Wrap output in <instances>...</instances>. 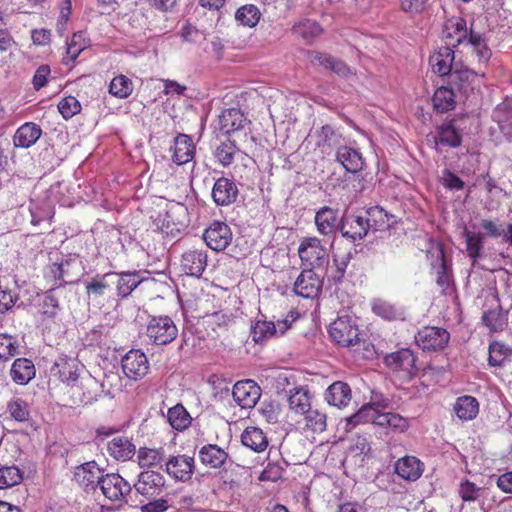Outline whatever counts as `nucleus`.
I'll return each instance as SVG.
<instances>
[{
	"mask_svg": "<svg viewBox=\"0 0 512 512\" xmlns=\"http://www.w3.org/2000/svg\"><path fill=\"white\" fill-rule=\"evenodd\" d=\"M178 335V328L169 316H152L146 326V336L154 345H167Z\"/></svg>",
	"mask_w": 512,
	"mask_h": 512,
	"instance_id": "obj_1",
	"label": "nucleus"
},
{
	"mask_svg": "<svg viewBox=\"0 0 512 512\" xmlns=\"http://www.w3.org/2000/svg\"><path fill=\"white\" fill-rule=\"evenodd\" d=\"M458 495L464 503L476 502L483 512H488L494 497L492 491L485 485H478L469 479H462L458 486Z\"/></svg>",
	"mask_w": 512,
	"mask_h": 512,
	"instance_id": "obj_2",
	"label": "nucleus"
},
{
	"mask_svg": "<svg viewBox=\"0 0 512 512\" xmlns=\"http://www.w3.org/2000/svg\"><path fill=\"white\" fill-rule=\"evenodd\" d=\"M329 335L335 343L343 347L354 346L360 341L358 326L350 316H340L332 322Z\"/></svg>",
	"mask_w": 512,
	"mask_h": 512,
	"instance_id": "obj_3",
	"label": "nucleus"
},
{
	"mask_svg": "<svg viewBox=\"0 0 512 512\" xmlns=\"http://www.w3.org/2000/svg\"><path fill=\"white\" fill-rule=\"evenodd\" d=\"M298 254L309 269L323 268L328 263L327 250L316 237L304 238L299 245Z\"/></svg>",
	"mask_w": 512,
	"mask_h": 512,
	"instance_id": "obj_4",
	"label": "nucleus"
},
{
	"mask_svg": "<svg viewBox=\"0 0 512 512\" xmlns=\"http://www.w3.org/2000/svg\"><path fill=\"white\" fill-rule=\"evenodd\" d=\"M471 34H478L467 26V22L462 17H451L443 25L442 38L445 46L450 48L458 47L461 44H469Z\"/></svg>",
	"mask_w": 512,
	"mask_h": 512,
	"instance_id": "obj_5",
	"label": "nucleus"
},
{
	"mask_svg": "<svg viewBox=\"0 0 512 512\" xmlns=\"http://www.w3.org/2000/svg\"><path fill=\"white\" fill-rule=\"evenodd\" d=\"M133 487L136 492L147 500L160 497L166 489V480L163 474L154 470L142 471L138 475Z\"/></svg>",
	"mask_w": 512,
	"mask_h": 512,
	"instance_id": "obj_6",
	"label": "nucleus"
},
{
	"mask_svg": "<svg viewBox=\"0 0 512 512\" xmlns=\"http://www.w3.org/2000/svg\"><path fill=\"white\" fill-rule=\"evenodd\" d=\"M102 494L112 502H127L132 485L118 473H107L100 481Z\"/></svg>",
	"mask_w": 512,
	"mask_h": 512,
	"instance_id": "obj_7",
	"label": "nucleus"
},
{
	"mask_svg": "<svg viewBox=\"0 0 512 512\" xmlns=\"http://www.w3.org/2000/svg\"><path fill=\"white\" fill-rule=\"evenodd\" d=\"M101 393L102 385L91 375L81 377L79 384L71 387V398L77 405L92 404Z\"/></svg>",
	"mask_w": 512,
	"mask_h": 512,
	"instance_id": "obj_8",
	"label": "nucleus"
},
{
	"mask_svg": "<svg viewBox=\"0 0 512 512\" xmlns=\"http://www.w3.org/2000/svg\"><path fill=\"white\" fill-rule=\"evenodd\" d=\"M450 339L447 330L440 327H424L415 336L416 344L426 351H439L444 349Z\"/></svg>",
	"mask_w": 512,
	"mask_h": 512,
	"instance_id": "obj_9",
	"label": "nucleus"
},
{
	"mask_svg": "<svg viewBox=\"0 0 512 512\" xmlns=\"http://www.w3.org/2000/svg\"><path fill=\"white\" fill-rule=\"evenodd\" d=\"M339 230L344 238L355 243L367 236L369 224H366L362 211H359L355 214L343 215L340 220Z\"/></svg>",
	"mask_w": 512,
	"mask_h": 512,
	"instance_id": "obj_10",
	"label": "nucleus"
},
{
	"mask_svg": "<svg viewBox=\"0 0 512 512\" xmlns=\"http://www.w3.org/2000/svg\"><path fill=\"white\" fill-rule=\"evenodd\" d=\"M114 272L97 274L85 281V292L89 302L103 304V300L110 294L113 286Z\"/></svg>",
	"mask_w": 512,
	"mask_h": 512,
	"instance_id": "obj_11",
	"label": "nucleus"
},
{
	"mask_svg": "<svg viewBox=\"0 0 512 512\" xmlns=\"http://www.w3.org/2000/svg\"><path fill=\"white\" fill-rule=\"evenodd\" d=\"M82 368L83 366L77 358L61 354L50 368V373L61 382L70 385L79 378Z\"/></svg>",
	"mask_w": 512,
	"mask_h": 512,
	"instance_id": "obj_12",
	"label": "nucleus"
},
{
	"mask_svg": "<svg viewBox=\"0 0 512 512\" xmlns=\"http://www.w3.org/2000/svg\"><path fill=\"white\" fill-rule=\"evenodd\" d=\"M290 324L287 320H278L277 322L266 319H257L251 326V337L255 343H264L274 337L283 335Z\"/></svg>",
	"mask_w": 512,
	"mask_h": 512,
	"instance_id": "obj_13",
	"label": "nucleus"
},
{
	"mask_svg": "<svg viewBox=\"0 0 512 512\" xmlns=\"http://www.w3.org/2000/svg\"><path fill=\"white\" fill-rule=\"evenodd\" d=\"M232 396L238 406L243 409H250L259 401L261 388L250 379L238 381L233 386Z\"/></svg>",
	"mask_w": 512,
	"mask_h": 512,
	"instance_id": "obj_14",
	"label": "nucleus"
},
{
	"mask_svg": "<svg viewBox=\"0 0 512 512\" xmlns=\"http://www.w3.org/2000/svg\"><path fill=\"white\" fill-rule=\"evenodd\" d=\"M203 239L210 249L223 251L232 241V232L226 223L215 221L205 230Z\"/></svg>",
	"mask_w": 512,
	"mask_h": 512,
	"instance_id": "obj_15",
	"label": "nucleus"
},
{
	"mask_svg": "<svg viewBox=\"0 0 512 512\" xmlns=\"http://www.w3.org/2000/svg\"><path fill=\"white\" fill-rule=\"evenodd\" d=\"M121 366L123 373L132 380H139L149 370V362L146 355L140 350H130L122 358Z\"/></svg>",
	"mask_w": 512,
	"mask_h": 512,
	"instance_id": "obj_16",
	"label": "nucleus"
},
{
	"mask_svg": "<svg viewBox=\"0 0 512 512\" xmlns=\"http://www.w3.org/2000/svg\"><path fill=\"white\" fill-rule=\"evenodd\" d=\"M322 285V279L313 269H305L296 278L293 291L298 296L313 299L318 296Z\"/></svg>",
	"mask_w": 512,
	"mask_h": 512,
	"instance_id": "obj_17",
	"label": "nucleus"
},
{
	"mask_svg": "<svg viewBox=\"0 0 512 512\" xmlns=\"http://www.w3.org/2000/svg\"><path fill=\"white\" fill-rule=\"evenodd\" d=\"M195 469V460L188 455L170 456L165 463L166 473L175 481L186 482L191 479Z\"/></svg>",
	"mask_w": 512,
	"mask_h": 512,
	"instance_id": "obj_18",
	"label": "nucleus"
},
{
	"mask_svg": "<svg viewBox=\"0 0 512 512\" xmlns=\"http://www.w3.org/2000/svg\"><path fill=\"white\" fill-rule=\"evenodd\" d=\"M211 196L217 206H229L237 201L239 189L234 180L220 177L213 185Z\"/></svg>",
	"mask_w": 512,
	"mask_h": 512,
	"instance_id": "obj_19",
	"label": "nucleus"
},
{
	"mask_svg": "<svg viewBox=\"0 0 512 512\" xmlns=\"http://www.w3.org/2000/svg\"><path fill=\"white\" fill-rule=\"evenodd\" d=\"M415 362L416 357L409 349H400L385 357V364L388 368L393 371H402L409 378L417 372Z\"/></svg>",
	"mask_w": 512,
	"mask_h": 512,
	"instance_id": "obj_20",
	"label": "nucleus"
},
{
	"mask_svg": "<svg viewBox=\"0 0 512 512\" xmlns=\"http://www.w3.org/2000/svg\"><path fill=\"white\" fill-rule=\"evenodd\" d=\"M469 44L472 46L471 65L478 70L483 69L487 73L492 52L482 34H471Z\"/></svg>",
	"mask_w": 512,
	"mask_h": 512,
	"instance_id": "obj_21",
	"label": "nucleus"
},
{
	"mask_svg": "<svg viewBox=\"0 0 512 512\" xmlns=\"http://www.w3.org/2000/svg\"><path fill=\"white\" fill-rule=\"evenodd\" d=\"M103 469L95 461H88L76 467L74 478L81 486L92 488L99 486L104 478Z\"/></svg>",
	"mask_w": 512,
	"mask_h": 512,
	"instance_id": "obj_22",
	"label": "nucleus"
},
{
	"mask_svg": "<svg viewBox=\"0 0 512 512\" xmlns=\"http://www.w3.org/2000/svg\"><path fill=\"white\" fill-rule=\"evenodd\" d=\"M308 54L310 62L313 65L321 66L324 69H330L340 77L347 78L354 74L352 69L345 62L335 59L329 54L318 51H310Z\"/></svg>",
	"mask_w": 512,
	"mask_h": 512,
	"instance_id": "obj_23",
	"label": "nucleus"
},
{
	"mask_svg": "<svg viewBox=\"0 0 512 512\" xmlns=\"http://www.w3.org/2000/svg\"><path fill=\"white\" fill-rule=\"evenodd\" d=\"M455 53L450 46L439 47L429 59L434 73L440 76L451 74L457 62L454 61Z\"/></svg>",
	"mask_w": 512,
	"mask_h": 512,
	"instance_id": "obj_24",
	"label": "nucleus"
},
{
	"mask_svg": "<svg viewBox=\"0 0 512 512\" xmlns=\"http://www.w3.org/2000/svg\"><path fill=\"white\" fill-rule=\"evenodd\" d=\"M207 266V254L202 249H190L182 255V270L190 276L200 277Z\"/></svg>",
	"mask_w": 512,
	"mask_h": 512,
	"instance_id": "obj_25",
	"label": "nucleus"
},
{
	"mask_svg": "<svg viewBox=\"0 0 512 512\" xmlns=\"http://www.w3.org/2000/svg\"><path fill=\"white\" fill-rule=\"evenodd\" d=\"M492 120L507 139H512V98H505L494 108Z\"/></svg>",
	"mask_w": 512,
	"mask_h": 512,
	"instance_id": "obj_26",
	"label": "nucleus"
},
{
	"mask_svg": "<svg viewBox=\"0 0 512 512\" xmlns=\"http://www.w3.org/2000/svg\"><path fill=\"white\" fill-rule=\"evenodd\" d=\"M315 225L321 235L334 236L340 225L338 211L328 206L322 207L316 212Z\"/></svg>",
	"mask_w": 512,
	"mask_h": 512,
	"instance_id": "obj_27",
	"label": "nucleus"
},
{
	"mask_svg": "<svg viewBox=\"0 0 512 512\" xmlns=\"http://www.w3.org/2000/svg\"><path fill=\"white\" fill-rule=\"evenodd\" d=\"M247 123L248 120L244 113L236 108L224 110L218 118L219 130L224 135L244 129Z\"/></svg>",
	"mask_w": 512,
	"mask_h": 512,
	"instance_id": "obj_28",
	"label": "nucleus"
},
{
	"mask_svg": "<svg viewBox=\"0 0 512 512\" xmlns=\"http://www.w3.org/2000/svg\"><path fill=\"white\" fill-rule=\"evenodd\" d=\"M113 285H116L117 295L128 297L144 280L140 271L114 272Z\"/></svg>",
	"mask_w": 512,
	"mask_h": 512,
	"instance_id": "obj_29",
	"label": "nucleus"
},
{
	"mask_svg": "<svg viewBox=\"0 0 512 512\" xmlns=\"http://www.w3.org/2000/svg\"><path fill=\"white\" fill-rule=\"evenodd\" d=\"M344 144L341 133L330 125H324L317 131V146L323 154H331Z\"/></svg>",
	"mask_w": 512,
	"mask_h": 512,
	"instance_id": "obj_30",
	"label": "nucleus"
},
{
	"mask_svg": "<svg viewBox=\"0 0 512 512\" xmlns=\"http://www.w3.org/2000/svg\"><path fill=\"white\" fill-rule=\"evenodd\" d=\"M424 471V464L415 456H404L395 463L396 474L406 481L418 480Z\"/></svg>",
	"mask_w": 512,
	"mask_h": 512,
	"instance_id": "obj_31",
	"label": "nucleus"
},
{
	"mask_svg": "<svg viewBox=\"0 0 512 512\" xmlns=\"http://www.w3.org/2000/svg\"><path fill=\"white\" fill-rule=\"evenodd\" d=\"M172 160L177 165L188 163L194 158L195 145L193 139L186 134H179L174 139Z\"/></svg>",
	"mask_w": 512,
	"mask_h": 512,
	"instance_id": "obj_32",
	"label": "nucleus"
},
{
	"mask_svg": "<svg viewBox=\"0 0 512 512\" xmlns=\"http://www.w3.org/2000/svg\"><path fill=\"white\" fill-rule=\"evenodd\" d=\"M335 157L347 172L357 173L363 169L364 159L362 154L353 147L343 144L335 152Z\"/></svg>",
	"mask_w": 512,
	"mask_h": 512,
	"instance_id": "obj_33",
	"label": "nucleus"
},
{
	"mask_svg": "<svg viewBox=\"0 0 512 512\" xmlns=\"http://www.w3.org/2000/svg\"><path fill=\"white\" fill-rule=\"evenodd\" d=\"M107 451L117 461L130 460L136 453V447L126 436H115L106 444Z\"/></svg>",
	"mask_w": 512,
	"mask_h": 512,
	"instance_id": "obj_34",
	"label": "nucleus"
},
{
	"mask_svg": "<svg viewBox=\"0 0 512 512\" xmlns=\"http://www.w3.org/2000/svg\"><path fill=\"white\" fill-rule=\"evenodd\" d=\"M201 463L210 468H221L229 460L228 453L216 444H206L198 452Z\"/></svg>",
	"mask_w": 512,
	"mask_h": 512,
	"instance_id": "obj_35",
	"label": "nucleus"
},
{
	"mask_svg": "<svg viewBox=\"0 0 512 512\" xmlns=\"http://www.w3.org/2000/svg\"><path fill=\"white\" fill-rule=\"evenodd\" d=\"M42 129L34 122L22 124L13 136V144L17 148H30L41 137Z\"/></svg>",
	"mask_w": 512,
	"mask_h": 512,
	"instance_id": "obj_36",
	"label": "nucleus"
},
{
	"mask_svg": "<svg viewBox=\"0 0 512 512\" xmlns=\"http://www.w3.org/2000/svg\"><path fill=\"white\" fill-rule=\"evenodd\" d=\"M366 224H369V231H384L391 227L393 218L380 206H371L362 210Z\"/></svg>",
	"mask_w": 512,
	"mask_h": 512,
	"instance_id": "obj_37",
	"label": "nucleus"
},
{
	"mask_svg": "<svg viewBox=\"0 0 512 512\" xmlns=\"http://www.w3.org/2000/svg\"><path fill=\"white\" fill-rule=\"evenodd\" d=\"M351 396L350 386L342 381L332 383L325 393V399L328 404L338 408L348 406Z\"/></svg>",
	"mask_w": 512,
	"mask_h": 512,
	"instance_id": "obj_38",
	"label": "nucleus"
},
{
	"mask_svg": "<svg viewBox=\"0 0 512 512\" xmlns=\"http://www.w3.org/2000/svg\"><path fill=\"white\" fill-rule=\"evenodd\" d=\"M436 149L440 150V146H448L456 148L461 145L462 136L455 128L453 122L443 124L437 129V134L434 137Z\"/></svg>",
	"mask_w": 512,
	"mask_h": 512,
	"instance_id": "obj_39",
	"label": "nucleus"
},
{
	"mask_svg": "<svg viewBox=\"0 0 512 512\" xmlns=\"http://www.w3.org/2000/svg\"><path fill=\"white\" fill-rule=\"evenodd\" d=\"M35 373L33 362L27 358H17L10 369L12 380L19 385L27 384L35 377Z\"/></svg>",
	"mask_w": 512,
	"mask_h": 512,
	"instance_id": "obj_40",
	"label": "nucleus"
},
{
	"mask_svg": "<svg viewBox=\"0 0 512 512\" xmlns=\"http://www.w3.org/2000/svg\"><path fill=\"white\" fill-rule=\"evenodd\" d=\"M216 161L223 167L231 165L235 159L244 160L248 156L243 153L235 143L231 141L222 142L214 151Z\"/></svg>",
	"mask_w": 512,
	"mask_h": 512,
	"instance_id": "obj_41",
	"label": "nucleus"
},
{
	"mask_svg": "<svg viewBox=\"0 0 512 512\" xmlns=\"http://www.w3.org/2000/svg\"><path fill=\"white\" fill-rule=\"evenodd\" d=\"M241 442L254 452L260 453L266 450L268 439L262 429L254 426L247 427L242 435Z\"/></svg>",
	"mask_w": 512,
	"mask_h": 512,
	"instance_id": "obj_42",
	"label": "nucleus"
},
{
	"mask_svg": "<svg viewBox=\"0 0 512 512\" xmlns=\"http://www.w3.org/2000/svg\"><path fill=\"white\" fill-rule=\"evenodd\" d=\"M372 423L389 428L398 433L406 431L409 426L407 419L401 415L392 412L380 413L377 410L375 416L372 418Z\"/></svg>",
	"mask_w": 512,
	"mask_h": 512,
	"instance_id": "obj_43",
	"label": "nucleus"
},
{
	"mask_svg": "<svg viewBox=\"0 0 512 512\" xmlns=\"http://www.w3.org/2000/svg\"><path fill=\"white\" fill-rule=\"evenodd\" d=\"M454 411L459 419L469 421L478 415L479 403L475 397L462 396L456 400Z\"/></svg>",
	"mask_w": 512,
	"mask_h": 512,
	"instance_id": "obj_44",
	"label": "nucleus"
},
{
	"mask_svg": "<svg viewBox=\"0 0 512 512\" xmlns=\"http://www.w3.org/2000/svg\"><path fill=\"white\" fill-rule=\"evenodd\" d=\"M372 311L377 316L388 321L404 319V313L401 308L383 299H374L372 301Z\"/></svg>",
	"mask_w": 512,
	"mask_h": 512,
	"instance_id": "obj_45",
	"label": "nucleus"
},
{
	"mask_svg": "<svg viewBox=\"0 0 512 512\" xmlns=\"http://www.w3.org/2000/svg\"><path fill=\"white\" fill-rule=\"evenodd\" d=\"M292 32L296 37L302 38L306 43H311L322 32L320 25L310 19H304L296 23Z\"/></svg>",
	"mask_w": 512,
	"mask_h": 512,
	"instance_id": "obj_46",
	"label": "nucleus"
},
{
	"mask_svg": "<svg viewBox=\"0 0 512 512\" xmlns=\"http://www.w3.org/2000/svg\"><path fill=\"white\" fill-rule=\"evenodd\" d=\"M140 467L150 468L159 465L165 458L163 448L141 447L135 453Z\"/></svg>",
	"mask_w": 512,
	"mask_h": 512,
	"instance_id": "obj_47",
	"label": "nucleus"
},
{
	"mask_svg": "<svg viewBox=\"0 0 512 512\" xmlns=\"http://www.w3.org/2000/svg\"><path fill=\"white\" fill-rule=\"evenodd\" d=\"M450 77L452 81H459L461 84L472 83L475 82V80L478 78H486V72L483 69L478 70L474 66L473 68H471L456 63L454 69L450 74Z\"/></svg>",
	"mask_w": 512,
	"mask_h": 512,
	"instance_id": "obj_48",
	"label": "nucleus"
},
{
	"mask_svg": "<svg viewBox=\"0 0 512 512\" xmlns=\"http://www.w3.org/2000/svg\"><path fill=\"white\" fill-rule=\"evenodd\" d=\"M89 46V41L86 39L83 32L74 33L71 41L67 43L66 55L63 62L66 65L73 63L80 53Z\"/></svg>",
	"mask_w": 512,
	"mask_h": 512,
	"instance_id": "obj_49",
	"label": "nucleus"
},
{
	"mask_svg": "<svg viewBox=\"0 0 512 512\" xmlns=\"http://www.w3.org/2000/svg\"><path fill=\"white\" fill-rule=\"evenodd\" d=\"M167 420L172 428L182 431L191 424V416L181 404H177L168 409Z\"/></svg>",
	"mask_w": 512,
	"mask_h": 512,
	"instance_id": "obj_50",
	"label": "nucleus"
},
{
	"mask_svg": "<svg viewBox=\"0 0 512 512\" xmlns=\"http://www.w3.org/2000/svg\"><path fill=\"white\" fill-rule=\"evenodd\" d=\"M437 261H439V263L436 267V283L441 288L442 292H445L451 284V270L441 247L437 249Z\"/></svg>",
	"mask_w": 512,
	"mask_h": 512,
	"instance_id": "obj_51",
	"label": "nucleus"
},
{
	"mask_svg": "<svg viewBox=\"0 0 512 512\" xmlns=\"http://www.w3.org/2000/svg\"><path fill=\"white\" fill-rule=\"evenodd\" d=\"M433 105L439 113L452 110L455 106L454 92L447 87L438 88L433 95Z\"/></svg>",
	"mask_w": 512,
	"mask_h": 512,
	"instance_id": "obj_52",
	"label": "nucleus"
},
{
	"mask_svg": "<svg viewBox=\"0 0 512 512\" xmlns=\"http://www.w3.org/2000/svg\"><path fill=\"white\" fill-rule=\"evenodd\" d=\"M512 355V349L506 344L493 341L489 345L488 363L493 367H500L505 360Z\"/></svg>",
	"mask_w": 512,
	"mask_h": 512,
	"instance_id": "obj_53",
	"label": "nucleus"
},
{
	"mask_svg": "<svg viewBox=\"0 0 512 512\" xmlns=\"http://www.w3.org/2000/svg\"><path fill=\"white\" fill-rule=\"evenodd\" d=\"M288 403L290 409L298 414H305L310 409L308 393L301 388L289 391Z\"/></svg>",
	"mask_w": 512,
	"mask_h": 512,
	"instance_id": "obj_54",
	"label": "nucleus"
},
{
	"mask_svg": "<svg viewBox=\"0 0 512 512\" xmlns=\"http://www.w3.org/2000/svg\"><path fill=\"white\" fill-rule=\"evenodd\" d=\"M109 92L117 98L125 99L133 92V83L125 75H118L111 80Z\"/></svg>",
	"mask_w": 512,
	"mask_h": 512,
	"instance_id": "obj_55",
	"label": "nucleus"
},
{
	"mask_svg": "<svg viewBox=\"0 0 512 512\" xmlns=\"http://www.w3.org/2000/svg\"><path fill=\"white\" fill-rule=\"evenodd\" d=\"M7 412L11 418L18 422H27L30 419L29 405L21 398L11 399L7 403Z\"/></svg>",
	"mask_w": 512,
	"mask_h": 512,
	"instance_id": "obj_56",
	"label": "nucleus"
},
{
	"mask_svg": "<svg viewBox=\"0 0 512 512\" xmlns=\"http://www.w3.org/2000/svg\"><path fill=\"white\" fill-rule=\"evenodd\" d=\"M23 480V472L15 465H0V489L13 487Z\"/></svg>",
	"mask_w": 512,
	"mask_h": 512,
	"instance_id": "obj_57",
	"label": "nucleus"
},
{
	"mask_svg": "<svg viewBox=\"0 0 512 512\" xmlns=\"http://www.w3.org/2000/svg\"><path fill=\"white\" fill-rule=\"evenodd\" d=\"M259 9L252 4H247L240 7L236 13V20L244 26L254 27L260 19Z\"/></svg>",
	"mask_w": 512,
	"mask_h": 512,
	"instance_id": "obj_58",
	"label": "nucleus"
},
{
	"mask_svg": "<svg viewBox=\"0 0 512 512\" xmlns=\"http://www.w3.org/2000/svg\"><path fill=\"white\" fill-rule=\"evenodd\" d=\"M463 234L468 256L472 259L473 264H475L483 248V236L480 233L471 232L467 229L464 230Z\"/></svg>",
	"mask_w": 512,
	"mask_h": 512,
	"instance_id": "obj_59",
	"label": "nucleus"
},
{
	"mask_svg": "<svg viewBox=\"0 0 512 512\" xmlns=\"http://www.w3.org/2000/svg\"><path fill=\"white\" fill-rule=\"evenodd\" d=\"M482 321L491 331L498 332L503 330L506 319L502 314L500 307L497 309L488 310L483 313Z\"/></svg>",
	"mask_w": 512,
	"mask_h": 512,
	"instance_id": "obj_60",
	"label": "nucleus"
},
{
	"mask_svg": "<svg viewBox=\"0 0 512 512\" xmlns=\"http://www.w3.org/2000/svg\"><path fill=\"white\" fill-rule=\"evenodd\" d=\"M18 354L17 341L10 335L0 334V360H8Z\"/></svg>",
	"mask_w": 512,
	"mask_h": 512,
	"instance_id": "obj_61",
	"label": "nucleus"
},
{
	"mask_svg": "<svg viewBox=\"0 0 512 512\" xmlns=\"http://www.w3.org/2000/svg\"><path fill=\"white\" fill-rule=\"evenodd\" d=\"M58 110L64 119H70L80 112L81 105L74 96H68L59 102Z\"/></svg>",
	"mask_w": 512,
	"mask_h": 512,
	"instance_id": "obj_62",
	"label": "nucleus"
},
{
	"mask_svg": "<svg viewBox=\"0 0 512 512\" xmlns=\"http://www.w3.org/2000/svg\"><path fill=\"white\" fill-rule=\"evenodd\" d=\"M306 426L313 432H322L326 429V414L309 409L306 413Z\"/></svg>",
	"mask_w": 512,
	"mask_h": 512,
	"instance_id": "obj_63",
	"label": "nucleus"
},
{
	"mask_svg": "<svg viewBox=\"0 0 512 512\" xmlns=\"http://www.w3.org/2000/svg\"><path fill=\"white\" fill-rule=\"evenodd\" d=\"M375 414L376 409L371 406L364 405L357 413L347 419V427L351 429L360 423L372 422V418Z\"/></svg>",
	"mask_w": 512,
	"mask_h": 512,
	"instance_id": "obj_64",
	"label": "nucleus"
}]
</instances>
